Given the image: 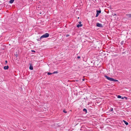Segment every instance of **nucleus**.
Masks as SVG:
<instances>
[{
	"instance_id": "412c9836",
	"label": "nucleus",
	"mask_w": 131,
	"mask_h": 131,
	"mask_svg": "<svg viewBox=\"0 0 131 131\" xmlns=\"http://www.w3.org/2000/svg\"><path fill=\"white\" fill-rule=\"evenodd\" d=\"M80 56H78V57H77V58L78 59H80Z\"/></svg>"
},
{
	"instance_id": "6ab92c4d",
	"label": "nucleus",
	"mask_w": 131,
	"mask_h": 131,
	"mask_svg": "<svg viewBox=\"0 0 131 131\" xmlns=\"http://www.w3.org/2000/svg\"><path fill=\"white\" fill-rule=\"evenodd\" d=\"M63 112L65 113H67V111H66L65 110H63Z\"/></svg>"
},
{
	"instance_id": "39448f33",
	"label": "nucleus",
	"mask_w": 131,
	"mask_h": 131,
	"mask_svg": "<svg viewBox=\"0 0 131 131\" xmlns=\"http://www.w3.org/2000/svg\"><path fill=\"white\" fill-rule=\"evenodd\" d=\"M9 68V66H5L4 67V68L5 70H7Z\"/></svg>"
},
{
	"instance_id": "393cba45",
	"label": "nucleus",
	"mask_w": 131,
	"mask_h": 131,
	"mask_svg": "<svg viewBox=\"0 0 131 131\" xmlns=\"http://www.w3.org/2000/svg\"><path fill=\"white\" fill-rule=\"evenodd\" d=\"M114 15H116V14H114Z\"/></svg>"
},
{
	"instance_id": "4be33fe9",
	"label": "nucleus",
	"mask_w": 131,
	"mask_h": 131,
	"mask_svg": "<svg viewBox=\"0 0 131 131\" xmlns=\"http://www.w3.org/2000/svg\"><path fill=\"white\" fill-rule=\"evenodd\" d=\"M79 24H81V21H80L79 22Z\"/></svg>"
},
{
	"instance_id": "2eb2a0df",
	"label": "nucleus",
	"mask_w": 131,
	"mask_h": 131,
	"mask_svg": "<svg viewBox=\"0 0 131 131\" xmlns=\"http://www.w3.org/2000/svg\"><path fill=\"white\" fill-rule=\"evenodd\" d=\"M113 111V108H111L109 110L110 112L112 111Z\"/></svg>"
},
{
	"instance_id": "a878e982",
	"label": "nucleus",
	"mask_w": 131,
	"mask_h": 131,
	"mask_svg": "<svg viewBox=\"0 0 131 131\" xmlns=\"http://www.w3.org/2000/svg\"><path fill=\"white\" fill-rule=\"evenodd\" d=\"M124 97L125 98H126V99H127V97Z\"/></svg>"
},
{
	"instance_id": "0eeeda50",
	"label": "nucleus",
	"mask_w": 131,
	"mask_h": 131,
	"mask_svg": "<svg viewBox=\"0 0 131 131\" xmlns=\"http://www.w3.org/2000/svg\"><path fill=\"white\" fill-rule=\"evenodd\" d=\"M123 122H124V123H125V124L126 125H128V123L127 122H126V121H124V120H123Z\"/></svg>"
},
{
	"instance_id": "bb28decb",
	"label": "nucleus",
	"mask_w": 131,
	"mask_h": 131,
	"mask_svg": "<svg viewBox=\"0 0 131 131\" xmlns=\"http://www.w3.org/2000/svg\"><path fill=\"white\" fill-rule=\"evenodd\" d=\"M39 14H41V12H40V13Z\"/></svg>"
},
{
	"instance_id": "4468645a",
	"label": "nucleus",
	"mask_w": 131,
	"mask_h": 131,
	"mask_svg": "<svg viewBox=\"0 0 131 131\" xmlns=\"http://www.w3.org/2000/svg\"><path fill=\"white\" fill-rule=\"evenodd\" d=\"M42 39V38H41V37H40V38H39L38 39H37V41H39L41 39Z\"/></svg>"
},
{
	"instance_id": "cd10ccee",
	"label": "nucleus",
	"mask_w": 131,
	"mask_h": 131,
	"mask_svg": "<svg viewBox=\"0 0 131 131\" xmlns=\"http://www.w3.org/2000/svg\"><path fill=\"white\" fill-rule=\"evenodd\" d=\"M82 80L83 81H84V79H83V80Z\"/></svg>"
},
{
	"instance_id": "dca6fc26",
	"label": "nucleus",
	"mask_w": 131,
	"mask_h": 131,
	"mask_svg": "<svg viewBox=\"0 0 131 131\" xmlns=\"http://www.w3.org/2000/svg\"><path fill=\"white\" fill-rule=\"evenodd\" d=\"M58 73V72L57 71H55L53 72L52 73L53 74H54L55 73Z\"/></svg>"
},
{
	"instance_id": "f03ea898",
	"label": "nucleus",
	"mask_w": 131,
	"mask_h": 131,
	"mask_svg": "<svg viewBox=\"0 0 131 131\" xmlns=\"http://www.w3.org/2000/svg\"><path fill=\"white\" fill-rule=\"evenodd\" d=\"M49 35V34L48 33H46L45 34L42 35L41 36V38L42 39L44 38H46L48 37Z\"/></svg>"
},
{
	"instance_id": "7ed1b4c3",
	"label": "nucleus",
	"mask_w": 131,
	"mask_h": 131,
	"mask_svg": "<svg viewBox=\"0 0 131 131\" xmlns=\"http://www.w3.org/2000/svg\"><path fill=\"white\" fill-rule=\"evenodd\" d=\"M96 26L100 27L102 28L103 27V25L101 24L97 23L96 25Z\"/></svg>"
},
{
	"instance_id": "5701e85b",
	"label": "nucleus",
	"mask_w": 131,
	"mask_h": 131,
	"mask_svg": "<svg viewBox=\"0 0 131 131\" xmlns=\"http://www.w3.org/2000/svg\"><path fill=\"white\" fill-rule=\"evenodd\" d=\"M5 63H6L5 64H6L7 63V60H6L5 61Z\"/></svg>"
},
{
	"instance_id": "a211bd4d",
	"label": "nucleus",
	"mask_w": 131,
	"mask_h": 131,
	"mask_svg": "<svg viewBox=\"0 0 131 131\" xmlns=\"http://www.w3.org/2000/svg\"><path fill=\"white\" fill-rule=\"evenodd\" d=\"M99 13H96V15L95 17H98V16H99Z\"/></svg>"
},
{
	"instance_id": "9d476101",
	"label": "nucleus",
	"mask_w": 131,
	"mask_h": 131,
	"mask_svg": "<svg viewBox=\"0 0 131 131\" xmlns=\"http://www.w3.org/2000/svg\"><path fill=\"white\" fill-rule=\"evenodd\" d=\"M101 10H97L96 11V13H99V14L100 13H101Z\"/></svg>"
},
{
	"instance_id": "1a4fd4ad",
	"label": "nucleus",
	"mask_w": 131,
	"mask_h": 131,
	"mask_svg": "<svg viewBox=\"0 0 131 131\" xmlns=\"http://www.w3.org/2000/svg\"><path fill=\"white\" fill-rule=\"evenodd\" d=\"M117 97L118 98H119V99L122 98V99H124V98L123 97L122 98V96H121L119 95H118Z\"/></svg>"
},
{
	"instance_id": "20e7f679",
	"label": "nucleus",
	"mask_w": 131,
	"mask_h": 131,
	"mask_svg": "<svg viewBox=\"0 0 131 131\" xmlns=\"http://www.w3.org/2000/svg\"><path fill=\"white\" fill-rule=\"evenodd\" d=\"M126 16H127L128 18H131V14H126Z\"/></svg>"
},
{
	"instance_id": "c85d7f7f",
	"label": "nucleus",
	"mask_w": 131,
	"mask_h": 131,
	"mask_svg": "<svg viewBox=\"0 0 131 131\" xmlns=\"http://www.w3.org/2000/svg\"><path fill=\"white\" fill-rule=\"evenodd\" d=\"M78 19H79V17H78Z\"/></svg>"
},
{
	"instance_id": "6e6552de",
	"label": "nucleus",
	"mask_w": 131,
	"mask_h": 131,
	"mask_svg": "<svg viewBox=\"0 0 131 131\" xmlns=\"http://www.w3.org/2000/svg\"><path fill=\"white\" fill-rule=\"evenodd\" d=\"M33 67L31 65H30L29 67V69L31 70H32L33 69Z\"/></svg>"
},
{
	"instance_id": "f3484780",
	"label": "nucleus",
	"mask_w": 131,
	"mask_h": 131,
	"mask_svg": "<svg viewBox=\"0 0 131 131\" xmlns=\"http://www.w3.org/2000/svg\"><path fill=\"white\" fill-rule=\"evenodd\" d=\"M52 74H53L52 73L49 72H48L47 73V74H48V75H51Z\"/></svg>"
},
{
	"instance_id": "f257e3e1",
	"label": "nucleus",
	"mask_w": 131,
	"mask_h": 131,
	"mask_svg": "<svg viewBox=\"0 0 131 131\" xmlns=\"http://www.w3.org/2000/svg\"><path fill=\"white\" fill-rule=\"evenodd\" d=\"M104 77L108 80L111 81L118 82V81L117 80L113 78L109 77L107 75H105Z\"/></svg>"
},
{
	"instance_id": "f8f14e48",
	"label": "nucleus",
	"mask_w": 131,
	"mask_h": 131,
	"mask_svg": "<svg viewBox=\"0 0 131 131\" xmlns=\"http://www.w3.org/2000/svg\"><path fill=\"white\" fill-rule=\"evenodd\" d=\"M14 0H10V1H9V3L11 4L12 3L14 2Z\"/></svg>"
},
{
	"instance_id": "423d86ee",
	"label": "nucleus",
	"mask_w": 131,
	"mask_h": 131,
	"mask_svg": "<svg viewBox=\"0 0 131 131\" xmlns=\"http://www.w3.org/2000/svg\"><path fill=\"white\" fill-rule=\"evenodd\" d=\"M82 26V24H78L77 26L79 28L80 27Z\"/></svg>"
},
{
	"instance_id": "ddd939ff",
	"label": "nucleus",
	"mask_w": 131,
	"mask_h": 131,
	"mask_svg": "<svg viewBox=\"0 0 131 131\" xmlns=\"http://www.w3.org/2000/svg\"><path fill=\"white\" fill-rule=\"evenodd\" d=\"M124 41H122L121 43V45H123L124 44Z\"/></svg>"
},
{
	"instance_id": "b1692460",
	"label": "nucleus",
	"mask_w": 131,
	"mask_h": 131,
	"mask_svg": "<svg viewBox=\"0 0 131 131\" xmlns=\"http://www.w3.org/2000/svg\"><path fill=\"white\" fill-rule=\"evenodd\" d=\"M31 51L32 52H35V51L33 50H32Z\"/></svg>"
},
{
	"instance_id": "9b49d317",
	"label": "nucleus",
	"mask_w": 131,
	"mask_h": 131,
	"mask_svg": "<svg viewBox=\"0 0 131 131\" xmlns=\"http://www.w3.org/2000/svg\"><path fill=\"white\" fill-rule=\"evenodd\" d=\"M83 111L84 112H85L86 113L87 112V110L85 108H84L83 110Z\"/></svg>"
},
{
	"instance_id": "aec40b11",
	"label": "nucleus",
	"mask_w": 131,
	"mask_h": 131,
	"mask_svg": "<svg viewBox=\"0 0 131 131\" xmlns=\"http://www.w3.org/2000/svg\"><path fill=\"white\" fill-rule=\"evenodd\" d=\"M70 36L69 35V34H67L66 35V37H69V36Z\"/></svg>"
}]
</instances>
